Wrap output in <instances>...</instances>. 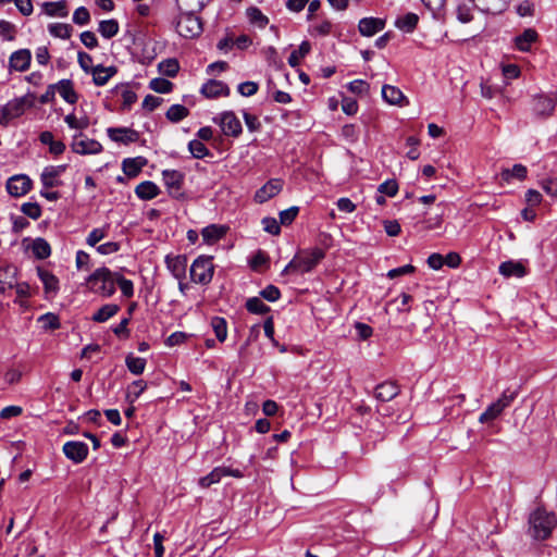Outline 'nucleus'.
<instances>
[{
  "label": "nucleus",
  "instance_id": "774afa93",
  "mask_svg": "<svg viewBox=\"0 0 557 557\" xmlns=\"http://www.w3.org/2000/svg\"><path fill=\"white\" fill-rule=\"evenodd\" d=\"M90 21L89 11L85 7L77 8L73 13V22L77 25H87Z\"/></svg>",
  "mask_w": 557,
  "mask_h": 557
},
{
  "label": "nucleus",
  "instance_id": "c756f323",
  "mask_svg": "<svg viewBox=\"0 0 557 557\" xmlns=\"http://www.w3.org/2000/svg\"><path fill=\"white\" fill-rule=\"evenodd\" d=\"M227 232V227L224 225L210 224L202 228L201 235L207 244H213L221 239Z\"/></svg>",
  "mask_w": 557,
  "mask_h": 557
},
{
  "label": "nucleus",
  "instance_id": "5fc2aeb1",
  "mask_svg": "<svg viewBox=\"0 0 557 557\" xmlns=\"http://www.w3.org/2000/svg\"><path fill=\"white\" fill-rule=\"evenodd\" d=\"M149 87L156 92L168 94L172 90L173 84L165 78H153L149 83Z\"/></svg>",
  "mask_w": 557,
  "mask_h": 557
},
{
  "label": "nucleus",
  "instance_id": "473e14b6",
  "mask_svg": "<svg viewBox=\"0 0 557 557\" xmlns=\"http://www.w3.org/2000/svg\"><path fill=\"white\" fill-rule=\"evenodd\" d=\"M210 0H176L181 13L196 14L201 11Z\"/></svg>",
  "mask_w": 557,
  "mask_h": 557
},
{
  "label": "nucleus",
  "instance_id": "0e129e2a",
  "mask_svg": "<svg viewBox=\"0 0 557 557\" xmlns=\"http://www.w3.org/2000/svg\"><path fill=\"white\" fill-rule=\"evenodd\" d=\"M15 25L11 22L0 20V36H2L5 40H14L15 38Z\"/></svg>",
  "mask_w": 557,
  "mask_h": 557
},
{
  "label": "nucleus",
  "instance_id": "20e7f679",
  "mask_svg": "<svg viewBox=\"0 0 557 557\" xmlns=\"http://www.w3.org/2000/svg\"><path fill=\"white\" fill-rule=\"evenodd\" d=\"M213 258L200 256L194 260L190 267V278L194 283L207 285L211 282L214 273Z\"/></svg>",
  "mask_w": 557,
  "mask_h": 557
},
{
  "label": "nucleus",
  "instance_id": "e433bc0d",
  "mask_svg": "<svg viewBox=\"0 0 557 557\" xmlns=\"http://www.w3.org/2000/svg\"><path fill=\"white\" fill-rule=\"evenodd\" d=\"M113 91L121 92L123 99V110H129L131 107L137 101V95L131 90L127 85H117Z\"/></svg>",
  "mask_w": 557,
  "mask_h": 557
},
{
  "label": "nucleus",
  "instance_id": "3c124183",
  "mask_svg": "<svg viewBox=\"0 0 557 557\" xmlns=\"http://www.w3.org/2000/svg\"><path fill=\"white\" fill-rule=\"evenodd\" d=\"M503 411L504 409L500 408V406L496 401H494L486 408L484 412L481 413V416L479 417V421L481 423L491 422L498 418Z\"/></svg>",
  "mask_w": 557,
  "mask_h": 557
},
{
  "label": "nucleus",
  "instance_id": "58836bf2",
  "mask_svg": "<svg viewBox=\"0 0 557 557\" xmlns=\"http://www.w3.org/2000/svg\"><path fill=\"white\" fill-rule=\"evenodd\" d=\"M311 50V44L307 40L302 41L298 49L294 50L289 58H288V64L292 67H296L302 58H305Z\"/></svg>",
  "mask_w": 557,
  "mask_h": 557
},
{
  "label": "nucleus",
  "instance_id": "4be33fe9",
  "mask_svg": "<svg viewBox=\"0 0 557 557\" xmlns=\"http://www.w3.org/2000/svg\"><path fill=\"white\" fill-rule=\"evenodd\" d=\"M116 73L117 69L113 65L103 66L102 64H98L94 67L91 73L92 82L96 86H104Z\"/></svg>",
  "mask_w": 557,
  "mask_h": 557
},
{
  "label": "nucleus",
  "instance_id": "bb28decb",
  "mask_svg": "<svg viewBox=\"0 0 557 557\" xmlns=\"http://www.w3.org/2000/svg\"><path fill=\"white\" fill-rule=\"evenodd\" d=\"M161 193L160 188L151 181H145L135 188V194L139 199L151 200Z\"/></svg>",
  "mask_w": 557,
  "mask_h": 557
},
{
  "label": "nucleus",
  "instance_id": "a19ab883",
  "mask_svg": "<svg viewBox=\"0 0 557 557\" xmlns=\"http://www.w3.org/2000/svg\"><path fill=\"white\" fill-rule=\"evenodd\" d=\"M48 30L53 37L69 39L72 35L73 27L70 24L52 23L49 24Z\"/></svg>",
  "mask_w": 557,
  "mask_h": 557
},
{
  "label": "nucleus",
  "instance_id": "cd10ccee",
  "mask_svg": "<svg viewBox=\"0 0 557 557\" xmlns=\"http://www.w3.org/2000/svg\"><path fill=\"white\" fill-rule=\"evenodd\" d=\"M537 39V33L533 28H527L522 34L515 37V46L520 51H529L531 45Z\"/></svg>",
  "mask_w": 557,
  "mask_h": 557
},
{
  "label": "nucleus",
  "instance_id": "603ef678",
  "mask_svg": "<svg viewBox=\"0 0 557 557\" xmlns=\"http://www.w3.org/2000/svg\"><path fill=\"white\" fill-rule=\"evenodd\" d=\"M13 288H15V292H16V295H17V298L14 300V302L18 304L22 307L25 306L26 302L23 299H26V298L30 297V286H29V284L26 283V282L18 283L16 281Z\"/></svg>",
  "mask_w": 557,
  "mask_h": 557
},
{
  "label": "nucleus",
  "instance_id": "13d9d810",
  "mask_svg": "<svg viewBox=\"0 0 557 557\" xmlns=\"http://www.w3.org/2000/svg\"><path fill=\"white\" fill-rule=\"evenodd\" d=\"M115 284L119 285L122 294L127 297V298H131L133 295H134V285H133V282L131 280H127L125 278L124 276H122L120 273L116 272V278H115Z\"/></svg>",
  "mask_w": 557,
  "mask_h": 557
},
{
  "label": "nucleus",
  "instance_id": "1a4fd4ad",
  "mask_svg": "<svg viewBox=\"0 0 557 557\" xmlns=\"http://www.w3.org/2000/svg\"><path fill=\"white\" fill-rule=\"evenodd\" d=\"M33 186L32 180L25 174H16L7 181V190L13 197L26 195Z\"/></svg>",
  "mask_w": 557,
  "mask_h": 557
},
{
  "label": "nucleus",
  "instance_id": "f257e3e1",
  "mask_svg": "<svg viewBox=\"0 0 557 557\" xmlns=\"http://www.w3.org/2000/svg\"><path fill=\"white\" fill-rule=\"evenodd\" d=\"M528 534L535 541H545L557 527V517L543 507L534 509L528 520Z\"/></svg>",
  "mask_w": 557,
  "mask_h": 557
},
{
  "label": "nucleus",
  "instance_id": "dca6fc26",
  "mask_svg": "<svg viewBox=\"0 0 557 557\" xmlns=\"http://www.w3.org/2000/svg\"><path fill=\"white\" fill-rule=\"evenodd\" d=\"M200 92L209 99H214L220 96H228L230 95V88L228 86L216 79H209L207 83H205L200 89Z\"/></svg>",
  "mask_w": 557,
  "mask_h": 557
},
{
  "label": "nucleus",
  "instance_id": "7ed1b4c3",
  "mask_svg": "<svg viewBox=\"0 0 557 557\" xmlns=\"http://www.w3.org/2000/svg\"><path fill=\"white\" fill-rule=\"evenodd\" d=\"M115 278L116 272L102 267L90 274L87 281L95 292L104 297H110L115 293Z\"/></svg>",
  "mask_w": 557,
  "mask_h": 557
},
{
  "label": "nucleus",
  "instance_id": "c85d7f7f",
  "mask_svg": "<svg viewBox=\"0 0 557 557\" xmlns=\"http://www.w3.org/2000/svg\"><path fill=\"white\" fill-rule=\"evenodd\" d=\"M508 0H483L476 8L487 14H500L508 8Z\"/></svg>",
  "mask_w": 557,
  "mask_h": 557
},
{
  "label": "nucleus",
  "instance_id": "2f4dec72",
  "mask_svg": "<svg viewBox=\"0 0 557 557\" xmlns=\"http://www.w3.org/2000/svg\"><path fill=\"white\" fill-rule=\"evenodd\" d=\"M418 22L419 16L416 13L409 12L403 16L397 17L395 21V26L405 33H411L417 27Z\"/></svg>",
  "mask_w": 557,
  "mask_h": 557
},
{
  "label": "nucleus",
  "instance_id": "a211bd4d",
  "mask_svg": "<svg viewBox=\"0 0 557 557\" xmlns=\"http://www.w3.org/2000/svg\"><path fill=\"white\" fill-rule=\"evenodd\" d=\"M555 109V100L546 95H539L533 98V112L537 116H549Z\"/></svg>",
  "mask_w": 557,
  "mask_h": 557
},
{
  "label": "nucleus",
  "instance_id": "49530a36",
  "mask_svg": "<svg viewBox=\"0 0 557 557\" xmlns=\"http://www.w3.org/2000/svg\"><path fill=\"white\" fill-rule=\"evenodd\" d=\"M211 326L216 339L223 343L227 337V325L225 319L221 317H213L211 320Z\"/></svg>",
  "mask_w": 557,
  "mask_h": 557
},
{
  "label": "nucleus",
  "instance_id": "c03bdc74",
  "mask_svg": "<svg viewBox=\"0 0 557 557\" xmlns=\"http://www.w3.org/2000/svg\"><path fill=\"white\" fill-rule=\"evenodd\" d=\"M225 470L224 467H216L214 468L209 474L202 476L199 480V484L201 487H209L214 483H218L221 481L223 476H225Z\"/></svg>",
  "mask_w": 557,
  "mask_h": 557
},
{
  "label": "nucleus",
  "instance_id": "39448f33",
  "mask_svg": "<svg viewBox=\"0 0 557 557\" xmlns=\"http://www.w3.org/2000/svg\"><path fill=\"white\" fill-rule=\"evenodd\" d=\"M203 30L202 22L196 14L180 13L176 21V32L184 38H196Z\"/></svg>",
  "mask_w": 557,
  "mask_h": 557
},
{
  "label": "nucleus",
  "instance_id": "8fccbe9b",
  "mask_svg": "<svg viewBox=\"0 0 557 557\" xmlns=\"http://www.w3.org/2000/svg\"><path fill=\"white\" fill-rule=\"evenodd\" d=\"M159 71L168 77H174L180 71V63L176 59H166L159 63Z\"/></svg>",
  "mask_w": 557,
  "mask_h": 557
},
{
  "label": "nucleus",
  "instance_id": "ddd939ff",
  "mask_svg": "<svg viewBox=\"0 0 557 557\" xmlns=\"http://www.w3.org/2000/svg\"><path fill=\"white\" fill-rule=\"evenodd\" d=\"M282 188L283 182L278 178H272L256 191L255 200L258 203H263L276 196Z\"/></svg>",
  "mask_w": 557,
  "mask_h": 557
},
{
  "label": "nucleus",
  "instance_id": "680f3d73",
  "mask_svg": "<svg viewBox=\"0 0 557 557\" xmlns=\"http://www.w3.org/2000/svg\"><path fill=\"white\" fill-rule=\"evenodd\" d=\"M299 213V207L293 206L286 210L280 212V223L282 225H289L296 219Z\"/></svg>",
  "mask_w": 557,
  "mask_h": 557
},
{
  "label": "nucleus",
  "instance_id": "412c9836",
  "mask_svg": "<svg viewBox=\"0 0 557 557\" xmlns=\"http://www.w3.org/2000/svg\"><path fill=\"white\" fill-rule=\"evenodd\" d=\"M17 269L13 265L0 268V294L13 289L16 282Z\"/></svg>",
  "mask_w": 557,
  "mask_h": 557
},
{
  "label": "nucleus",
  "instance_id": "4c0bfd02",
  "mask_svg": "<svg viewBox=\"0 0 557 557\" xmlns=\"http://www.w3.org/2000/svg\"><path fill=\"white\" fill-rule=\"evenodd\" d=\"M120 29L119 23L116 20H104L99 23L98 32L101 34L102 37L110 39L117 35Z\"/></svg>",
  "mask_w": 557,
  "mask_h": 557
},
{
  "label": "nucleus",
  "instance_id": "2eb2a0df",
  "mask_svg": "<svg viewBox=\"0 0 557 557\" xmlns=\"http://www.w3.org/2000/svg\"><path fill=\"white\" fill-rule=\"evenodd\" d=\"M165 264L175 278L181 281L185 277L187 268V257L185 255L166 256Z\"/></svg>",
  "mask_w": 557,
  "mask_h": 557
},
{
  "label": "nucleus",
  "instance_id": "72a5a7b5",
  "mask_svg": "<svg viewBox=\"0 0 557 557\" xmlns=\"http://www.w3.org/2000/svg\"><path fill=\"white\" fill-rule=\"evenodd\" d=\"M120 311V306L115 304H107L94 313L91 320L97 323L108 321Z\"/></svg>",
  "mask_w": 557,
  "mask_h": 557
},
{
  "label": "nucleus",
  "instance_id": "e2e57ef3",
  "mask_svg": "<svg viewBox=\"0 0 557 557\" xmlns=\"http://www.w3.org/2000/svg\"><path fill=\"white\" fill-rule=\"evenodd\" d=\"M377 191L388 197H394L398 191V184L395 180H387L379 185Z\"/></svg>",
  "mask_w": 557,
  "mask_h": 557
},
{
  "label": "nucleus",
  "instance_id": "864d4df0",
  "mask_svg": "<svg viewBox=\"0 0 557 557\" xmlns=\"http://www.w3.org/2000/svg\"><path fill=\"white\" fill-rule=\"evenodd\" d=\"M38 321L41 323L42 329L48 330H58L60 327V319L57 314L48 312L39 317Z\"/></svg>",
  "mask_w": 557,
  "mask_h": 557
},
{
  "label": "nucleus",
  "instance_id": "338daca9",
  "mask_svg": "<svg viewBox=\"0 0 557 557\" xmlns=\"http://www.w3.org/2000/svg\"><path fill=\"white\" fill-rule=\"evenodd\" d=\"M77 61L85 73H92L95 66H92V57L90 54L85 51H79L77 53Z\"/></svg>",
  "mask_w": 557,
  "mask_h": 557
},
{
  "label": "nucleus",
  "instance_id": "ea45409f",
  "mask_svg": "<svg viewBox=\"0 0 557 557\" xmlns=\"http://www.w3.org/2000/svg\"><path fill=\"white\" fill-rule=\"evenodd\" d=\"M527 168L522 164H515L512 169H505L502 171V178L509 182L511 178L523 181L527 177Z\"/></svg>",
  "mask_w": 557,
  "mask_h": 557
},
{
  "label": "nucleus",
  "instance_id": "69168bd1",
  "mask_svg": "<svg viewBox=\"0 0 557 557\" xmlns=\"http://www.w3.org/2000/svg\"><path fill=\"white\" fill-rule=\"evenodd\" d=\"M261 223H262L263 230L267 233L272 234V235L280 234V232H281L280 224L281 223L275 218H270V216L263 218Z\"/></svg>",
  "mask_w": 557,
  "mask_h": 557
},
{
  "label": "nucleus",
  "instance_id": "f03ea898",
  "mask_svg": "<svg viewBox=\"0 0 557 557\" xmlns=\"http://www.w3.org/2000/svg\"><path fill=\"white\" fill-rule=\"evenodd\" d=\"M324 250L319 247L301 250L295 255L289 263L284 268L282 275H286L290 272L308 273L312 271L320 261L324 259Z\"/></svg>",
  "mask_w": 557,
  "mask_h": 557
},
{
  "label": "nucleus",
  "instance_id": "79ce46f5",
  "mask_svg": "<svg viewBox=\"0 0 557 557\" xmlns=\"http://www.w3.org/2000/svg\"><path fill=\"white\" fill-rule=\"evenodd\" d=\"M245 307L248 312L253 314H265L271 310L259 297L248 298Z\"/></svg>",
  "mask_w": 557,
  "mask_h": 557
},
{
  "label": "nucleus",
  "instance_id": "0eeeda50",
  "mask_svg": "<svg viewBox=\"0 0 557 557\" xmlns=\"http://www.w3.org/2000/svg\"><path fill=\"white\" fill-rule=\"evenodd\" d=\"M162 180L172 198L181 199L184 197L182 191L185 174L178 170H163Z\"/></svg>",
  "mask_w": 557,
  "mask_h": 557
},
{
  "label": "nucleus",
  "instance_id": "f8f14e48",
  "mask_svg": "<svg viewBox=\"0 0 557 557\" xmlns=\"http://www.w3.org/2000/svg\"><path fill=\"white\" fill-rule=\"evenodd\" d=\"M66 168V164L46 166L40 175V181L42 185L46 188L60 186L62 182L59 181L58 177L65 172Z\"/></svg>",
  "mask_w": 557,
  "mask_h": 557
},
{
  "label": "nucleus",
  "instance_id": "b1692460",
  "mask_svg": "<svg viewBox=\"0 0 557 557\" xmlns=\"http://www.w3.org/2000/svg\"><path fill=\"white\" fill-rule=\"evenodd\" d=\"M146 164L147 159L144 157L126 158L122 162V169L126 176L136 177Z\"/></svg>",
  "mask_w": 557,
  "mask_h": 557
},
{
  "label": "nucleus",
  "instance_id": "aec40b11",
  "mask_svg": "<svg viewBox=\"0 0 557 557\" xmlns=\"http://www.w3.org/2000/svg\"><path fill=\"white\" fill-rule=\"evenodd\" d=\"M37 274L41 283L44 284L46 295H55L59 290L58 277L53 273L41 267L37 268Z\"/></svg>",
  "mask_w": 557,
  "mask_h": 557
},
{
  "label": "nucleus",
  "instance_id": "bf43d9fd",
  "mask_svg": "<svg viewBox=\"0 0 557 557\" xmlns=\"http://www.w3.org/2000/svg\"><path fill=\"white\" fill-rule=\"evenodd\" d=\"M457 20L461 23H469L473 16L471 13V7L468 3H458L456 7Z\"/></svg>",
  "mask_w": 557,
  "mask_h": 557
},
{
  "label": "nucleus",
  "instance_id": "9b49d317",
  "mask_svg": "<svg viewBox=\"0 0 557 557\" xmlns=\"http://www.w3.org/2000/svg\"><path fill=\"white\" fill-rule=\"evenodd\" d=\"M108 137L115 143L128 145L139 139V133L129 127H109Z\"/></svg>",
  "mask_w": 557,
  "mask_h": 557
},
{
  "label": "nucleus",
  "instance_id": "f3484780",
  "mask_svg": "<svg viewBox=\"0 0 557 557\" xmlns=\"http://www.w3.org/2000/svg\"><path fill=\"white\" fill-rule=\"evenodd\" d=\"M34 97V95H27L9 101L4 104L7 114L9 113L12 120L21 116L25 112L26 107L33 106V101L29 98L33 99Z\"/></svg>",
  "mask_w": 557,
  "mask_h": 557
},
{
  "label": "nucleus",
  "instance_id": "5701e85b",
  "mask_svg": "<svg viewBox=\"0 0 557 557\" xmlns=\"http://www.w3.org/2000/svg\"><path fill=\"white\" fill-rule=\"evenodd\" d=\"M55 91L70 104H74L78 100V95L74 90V85L71 79H61L54 84Z\"/></svg>",
  "mask_w": 557,
  "mask_h": 557
},
{
  "label": "nucleus",
  "instance_id": "9d476101",
  "mask_svg": "<svg viewBox=\"0 0 557 557\" xmlns=\"http://www.w3.org/2000/svg\"><path fill=\"white\" fill-rule=\"evenodd\" d=\"M63 454L74 463L83 462L88 456V446L81 441H69L63 445Z\"/></svg>",
  "mask_w": 557,
  "mask_h": 557
},
{
  "label": "nucleus",
  "instance_id": "de8ad7c7",
  "mask_svg": "<svg viewBox=\"0 0 557 557\" xmlns=\"http://www.w3.org/2000/svg\"><path fill=\"white\" fill-rule=\"evenodd\" d=\"M188 150L196 159H203L211 156L210 150L205 146L201 140L193 139L188 143Z\"/></svg>",
  "mask_w": 557,
  "mask_h": 557
},
{
  "label": "nucleus",
  "instance_id": "4468645a",
  "mask_svg": "<svg viewBox=\"0 0 557 557\" xmlns=\"http://www.w3.org/2000/svg\"><path fill=\"white\" fill-rule=\"evenodd\" d=\"M32 61V53L28 49L14 51L9 59V66L12 71L25 72L28 70Z\"/></svg>",
  "mask_w": 557,
  "mask_h": 557
},
{
  "label": "nucleus",
  "instance_id": "7c9ffc66",
  "mask_svg": "<svg viewBox=\"0 0 557 557\" xmlns=\"http://www.w3.org/2000/svg\"><path fill=\"white\" fill-rule=\"evenodd\" d=\"M499 273L506 277L516 276L522 277L525 275L527 271L524 265L521 262L517 261H505L499 265Z\"/></svg>",
  "mask_w": 557,
  "mask_h": 557
},
{
  "label": "nucleus",
  "instance_id": "393cba45",
  "mask_svg": "<svg viewBox=\"0 0 557 557\" xmlns=\"http://www.w3.org/2000/svg\"><path fill=\"white\" fill-rule=\"evenodd\" d=\"M399 394V387L394 382H384L376 386L375 397L381 401H389Z\"/></svg>",
  "mask_w": 557,
  "mask_h": 557
},
{
  "label": "nucleus",
  "instance_id": "6e6552de",
  "mask_svg": "<svg viewBox=\"0 0 557 557\" xmlns=\"http://www.w3.org/2000/svg\"><path fill=\"white\" fill-rule=\"evenodd\" d=\"M72 150L78 154H97L102 151V145L83 133L74 135L72 141Z\"/></svg>",
  "mask_w": 557,
  "mask_h": 557
},
{
  "label": "nucleus",
  "instance_id": "6ab92c4d",
  "mask_svg": "<svg viewBox=\"0 0 557 557\" xmlns=\"http://www.w3.org/2000/svg\"><path fill=\"white\" fill-rule=\"evenodd\" d=\"M385 27V21L379 17H363L359 21L358 29L362 36L371 37Z\"/></svg>",
  "mask_w": 557,
  "mask_h": 557
},
{
  "label": "nucleus",
  "instance_id": "423d86ee",
  "mask_svg": "<svg viewBox=\"0 0 557 557\" xmlns=\"http://www.w3.org/2000/svg\"><path fill=\"white\" fill-rule=\"evenodd\" d=\"M212 121L220 126L222 133L227 137L237 138L243 132L242 123L233 111H224L215 115Z\"/></svg>",
  "mask_w": 557,
  "mask_h": 557
},
{
  "label": "nucleus",
  "instance_id": "4d7b16f0",
  "mask_svg": "<svg viewBox=\"0 0 557 557\" xmlns=\"http://www.w3.org/2000/svg\"><path fill=\"white\" fill-rule=\"evenodd\" d=\"M247 16L251 23L257 24L260 27H264L269 22L268 17L256 7L247 9Z\"/></svg>",
  "mask_w": 557,
  "mask_h": 557
},
{
  "label": "nucleus",
  "instance_id": "6e6d98bb",
  "mask_svg": "<svg viewBox=\"0 0 557 557\" xmlns=\"http://www.w3.org/2000/svg\"><path fill=\"white\" fill-rule=\"evenodd\" d=\"M108 230H109V225L103 226V227H99V228H94L88 234V236L86 238V243L89 246L95 247L100 240H102L104 237H107Z\"/></svg>",
  "mask_w": 557,
  "mask_h": 557
},
{
  "label": "nucleus",
  "instance_id": "09e8293b",
  "mask_svg": "<svg viewBox=\"0 0 557 557\" xmlns=\"http://www.w3.org/2000/svg\"><path fill=\"white\" fill-rule=\"evenodd\" d=\"M147 384L143 380H137L132 383V385L128 388V392L126 394V401L131 405L136 401L137 398L144 393L146 389Z\"/></svg>",
  "mask_w": 557,
  "mask_h": 557
},
{
  "label": "nucleus",
  "instance_id": "37998d69",
  "mask_svg": "<svg viewBox=\"0 0 557 557\" xmlns=\"http://www.w3.org/2000/svg\"><path fill=\"white\" fill-rule=\"evenodd\" d=\"M125 363L131 373L139 375L145 370L146 359L129 354L126 356Z\"/></svg>",
  "mask_w": 557,
  "mask_h": 557
},
{
  "label": "nucleus",
  "instance_id": "052dcab7",
  "mask_svg": "<svg viewBox=\"0 0 557 557\" xmlns=\"http://www.w3.org/2000/svg\"><path fill=\"white\" fill-rule=\"evenodd\" d=\"M21 211L33 220H37L41 215V208L37 202H25L21 207Z\"/></svg>",
  "mask_w": 557,
  "mask_h": 557
},
{
  "label": "nucleus",
  "instance_id": "f704fd0d",
  "mask_svg": "<svg viewBox=\"0 0 557 557\" xmlns=\"http://www.w3.org/2000/svg\"><path fill=\"white\" fill-rule=\"evenodd\" d=\"M32 251L37 259L44 260L50 257L51 247L45 238L38 237L33 240Z\"/></svg>",
  "mask_w": 557,
  "mask_h": 557
},
{
  "label": "nucleus",
  "instance_id": "a878e982",
  "mask_svg": "<svg viewBox=\"0 0 557 557\" xmlns=\"http://www.w3.org/2000/svg\"><path fill=\"white\" fill-rule=\"evenodd\" d=\"M382 98L389 104L404 106V102H407L403 91L392 85H384L382 87Z\"/></svg>",
  "mask_w": 557,
  "mask_h": 557
},
{
  "label": "nucleus",
  "instance_id": "a18cd8bd",
  "mask_svg": "<svg viewBox=\"0 0 557 557\" xmlns=\"http://www.w3.org/2000/svg\"><path fill=\"white\" fill-rule=\"evenodd\" d=\"M189 114V110L182 104H173L169 108L165 116L169 121L177 123Z\"/></svg>",
  "mask_w": 557,
  "mask_h": 557
},
{
  "label": "nucleus",
  "instance_id": "c9c22d12",
  "mask_svg": "<svg viewBox=\"0 0 557 557\" xmlns=\"http://www.w3.org/2000/svg\"><path fill=\"white\" fill-rule=\"evenodd\" d=\"M45 12L50 16L66 17L69 14L65 0L57 2H46L44 4Z\"/></svg>",
  "mask_w": 557,
  "mask_h": 557
}]
</instances>
